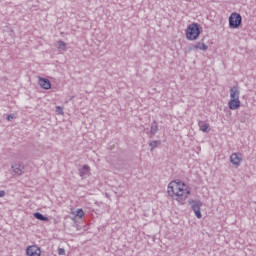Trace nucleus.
<instances>
[{"label":"nucleus","instance_id":"obj_5","mask_svg":"<svg viewBox=\"0 0 256 256\" xmlns=\"http://www.w3.org/2000/svg\"><path fill=\"white\" fill-rule=\"evenodd\" d=\"M241 161H243V154L241 153H232L230 156V163L235 165V167H239L241 165Z\"/></svg>","mask_w":256,"mask_h":256},{"label":"nucleus","instance_id":"obj_9","mask_svg":"<svg viewBox=\"0 0 256 256\" xmlns=\"http://www.w3.org/2000/svg\"><path fill=\"white\" fill-rule=\"evenodd\" d=\"M240 91H239V86H233L230 89V99H239V95H240Z\"/></svg>","mask_w":256,"mask_h":256},{"label":"nucleus","instance_id":"obj_2","mask_svg":"<svg viewBox=\"0 0 256 256\" xmlns=\"http://www.w3.org/2000/svg\"><path fill=\"white\" fill-rule=\"evenodd\" d=\"M199 35H201V28L198 23L188 25L186 30V39H188V41H197Z\"/></svg>","mask_w":256,"mask_h":256},{"label":"nucleus","instance_id":"obj_3","mask_svg":"<svg viewBox=\"0 0 256 256\" xmlns=\"http://www.w3.org/2000/svg\"><path fill=\"white\" fill-rule=\"evenodd\" d=\"M242 22H243V18L239 13L234 12L229 16L230 29H238V27H241Z\"/></svg>","mask_w":256,"mask_h":256},{"label":"nucleus","instance_id":"obj_12","mask_svg":"<svg viewBox=\"0 0 256 256\" xmlns=\"http://www.w3.org/2000/svg\"><path fill=\"white\" fill-rule=\"evenodd\" d=\"M89 171H91V168L89 167V165L87 164L83 165L82 168L79 169L80 177H85V175H87Z\"/></svg>","mask_w":256,"mask_h":256},{"label":"nucleus","instance_id":"obj_17","mask_svg":"<svg viewBox=\"0 0 256 256\" xmlns=\"http://www.w3.org/2000/svg\"><path fill=\"white\" fill-rule=\"evenodd\" d=\"M72 215L75 217H79V219H83V217H85V212L83 211V209H78L74 212H72Z\"/></svg>","mask_w":256,"mask_h":256},{"label":"nucleus","instance_id":"obj_15","mask_svg":"<svg viewBox=\"0 0 256 256\" xmlns=\"http://www.w3.org/2000/svg\"><path fill=\"white\" fill-rule=\"evenodd\" d=\"M157 131H159V126L157 125V121H153L150 128L151 135H157Z\"/></svg>","mask_w":256,"mask_h":256},{"label":"nucleus","instance_id":"obj_19","mask_svg":"<svg viewBox=\"0 0 256 256\" xmlns=\"http://www.w3.org/2000/svg\"><path fill=\"white\" fill-rule=\"evenodd\" d=\"M56 113L63 115V108L61 106L56 107Z\"/></svg>","mask_w":256,"mask_h":256},{"label":"nucleus","instance_id":"obj_1","mask_svg":"<svg viewBox=\"0 0 256 256\" xmlns=\"http://www.w3.org/2000/svg\"><path fill=\"white\" fill-rule=\"evenodd\" d=\"M169 197H176V201L180 203V205H185V201H187V197L191 195V189L183 182L172 181L168 184Z\"/></svg>","mask_w":256,"mask_h":256},{"label":"nucleus","instance_id":"obj_20","mask_svg":"<svg viewBox=\"0 0 256 256\" xmlns=\"http://www.w3.org/2000/svg\"><path fill=\"white\" fill-rule=\"evenodd\" d=\"M58 255H65V249L64 248H59L58 249Z\"/></svg>","mask_w":256,"mask_h":256},{"label":"nucleus","instance_id":"obj_8","mask_svg":"<svg viewBox=\"0 0 256 256\" xmlns=\"http://www.w3.org/2000/svg\"><path fill=\"white\" fill-rule=\"evenodd\" d=\"M38 83L40 87H42V89H46V90L51 89V81H49V79L47 78L39 77Z\"/></svg>","mask_w":256,"mask_h":256},{"label":"nucleus","instance_id":"obj_14","mask_svg":"<svg viewBox=\"0 0 256 256\" xmlns=\"http://www.w3.org/2000/svg\"><path fill=\"white\" fill-rule=\"evenodd\" d=\"M193 49H200V51H207L209 49V46H207L203 42H198L196 45L193 46Z\"/></svg>","mask_w":256,"mask_h":256},{"label":"nucleus","instance_id":"obj_13","mask_svg":"<svg viewBox=\"0 0 256 256\" xmlns=\"http://www.w3.org/2000/svg\"><path fill=\"white\" fill-rule=\"evenodd\" d=\"M159 145H161V140L150 141L149 147H151V149H150L151 153H153V151H155V149H157V147H159Z\"/></svg>","mask_w":256,"mask_h":256},{"label":"nucleus","instance_id":"obj_21","mask_svg":"<svg viewBox=\"0 0 256 256\" xmlns=\"http://www.w3.org/2000/svg\"><path fill=\"white\" fill-rule=\"evenodd\" d=\"M12 119H15V115L10 114L7 116V121H12Z\"/></svg>","mask_w":256,"mask_h":256},{"label":"nucleus","instance_id":"obj_4","mask_svg":"<svg viewBox=\"0 0 256 256\" xmlns=\"http://www.w3.org/2000/svg\"><path fill=\"white\" fill-rule=\"evenodd\" d=\"M190 205L197 219H201V217H203V215L201 214V207H203V202H201L200 200H192L190 202Z\"/></svg>","mask_w":256,"mask_h":256},{"label":"nucleus","instance_id":"obj_10","mask_svg":"<svg viewBox=\"0 0 256 256\" xmlns=\"http://www.w3.org/2000/svg\"><path fill=\"white\" fill-rule=\"evenodd\" d=\"M23 169H24V167L21 166L20 163H16V164L12 165V171L15 175H23Z\"/></svg>","mask_w":256,"mask_h":256},{"label":"nucleus","instance_id":"obj_7","mask_svg":"<svg viewBox=\"0 0 256 256\" xmlns=\"http://www.w3.org/2000/svg\"><path fill=\"white\" fill-rule=\"evenodd\" d=\"M228 107L231 111H235L241 107V101L239 99H230L228 102Z\"/></svg>","mask_w":256,"mask_h":256},{"label":"nucleus","instance_id":"obj_22","mask_svg":"<svg viewBox=\"0 0 256 256\" xmlns=\"http://www.w3.org/2000/svg\"><path fill=\"white\" fill-rule=\"evenodd\" d=\"M1 197H5V190H1V191H0V198H1Z\"/></svg>","mask_w":256,"mask_h":256},{"label":"nucleus","instance_id":"obj_11","mask_svg":"<svg viewBox=\"0 0 256 256\" xmlns=\"http://www.w3.org/2000/svg\"><path fill=\"white\" fill-rule=\"evenodd\" d=\"M198 127L200 128V131H202L203 133H209L210 131L209 123L205 121L198 122Z\"/></svg>","mask_w":256,"mask_h":256},{"label":"nucleus","instance_id":"obj_18","mask_svg":"<svg viewBox=\"0 0 256 256\" xmlns=\"http://www.w3.org/2000/svg\"><path fill=\"white\" fill-rule=\"evenodd\" d=\"M66 47H67V45L65 44V42H63L61 40L58 41V49H59V51H65Z\"/></svg>","mask_w":256,"mask_h":256},{"label":"nucleus","instance_id":"obj_6","mask_svg":"<svg viewBox=\"0 0 256 256\" xmlns=\"http://www.w3.org/2000/svg\"><path fill=\"white\" fill-rule=\"evenodd\" d=\"M26 254L29 256H41V248L37 246H29L26 249Z\"/></svg>","mask_w":256,"mask_h":256},{"label":"nucleus","instance_id":"obj_16","mask_svg":"<svg viewBox=\"0 0 256 256\" xmlns=\"http://www.w3.org/2000/svg\"><path fill=\"white\" fill-rule=\"evenodd\" d=\"M34 217L35 219H38V221H44V222L49 221V218L41 214V212H35Z\"/></svg>","mask_w":256,"mask_h":256}]
</instances>
